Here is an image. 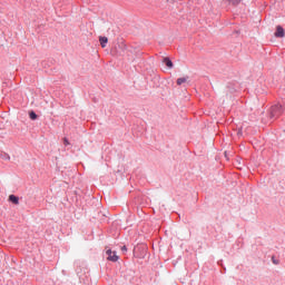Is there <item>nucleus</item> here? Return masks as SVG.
I'll list each match as a JSON object with an SVG mask.
<instances>
[{
    "instance_id": "6",
    "label": "nucleus",
    "mask_w": 285,
    "mask_h": 285,
    "mask_svg": "<svg viewBox=\"0 0 285 285\" xmlns=\"http://www.w3.org/2000/svg\"><path fill=\"white\" fill-rule=\"evenodd\" d=\"M163 62L167 66V68H173V60L170 58H164Z\"/></svg>"
},
{
    "instance_id": "4",
    "label": "nucleus",
    "mask_w": 285,
    "mask_h": 285,
    "mask_svg": "<svg viewBox=\"0 0 285 285\" xmlns=\"http://www.w3.org/2000/svg\"><path fill=\"white\" fill-rule=\"evenodd\" d=\"M101 48H106V45L108 43V37H100L99 38Z\"/></svg>"
},
{
    "instance_id": "10",
    "label": "nucleus",
    "mask_w": 285,
    "mask_h": 285,
    "mask_svg": "<svg viewBox=\"0 0 285 285\" xmlns=\"http://www.w3.org/2000/svg\"><path fill=\"white\" fill-rule=\"evenodd\" d=\"M239 1H242V0H230V2H232L234 6H237V3H239Z\"/></svg>"
},
{
    "instance_id": "2",
    "label": "nucleus",
    "mask_w": 285,
    "mask_h": 285,
    "mask_svg": "<svg viewBox=\"0 0 285 285\" xmlns=\"http://www.w3.org/2000/svg\"><path fill=\"white\" fill-rule=\"evenodd\" d=\"M106 253L108 255L107 259L109 262H118L119 261V256H117V252H111L110 249H107Z\"/></svg>"
},
{
    "instance_id": "11",
    "label": "nucleus",
    "mask_w": 285,
    "mask_h": 285,
    "mask_svg": "<svg viewBox=\"0 0 285 285\" xmlns=\"http://www.w3.org/2000/svg\"><path fill=\"white\" fill-rule=\"evenodd\" d=\"M272 262H273V264H275V265L279 264V261L275 259V257H272Z\"/></svg>"
},
{
    "instance_id": "8",
    "label": "nucleus",
    "mask_w": 285,
    "mask_h": 285,
    "mask_svg": "<svg viewBox=\"0 0 285 285\" xmlns=\"http://www.w3.org/2000/svg\"><path fill=\"white\" fill-rule=\"evenodd\" d=\"M29 117L35 121V119H37V114L35 111H30Z\"/></svg>"
},
{
    "instance_id": "7",
    "label": "nucleus",
    "mask_w": 285,
    "mask_h": 285,
    "mask_svg": "<svg viewBox=\"0 0 285 285\" xmlns=\"http://www.w3.org/2000/svg\"><path fill=\"white\" fill-rule=\"evenodd\" d=\"M188 81V77H183L177 79V86H181V83H186Z\"/></svg>"
},
{
    "instance_id": "5",
    "label": "nucleus",
    "mask_w": 285,
    "mask_h": 285,
    "mask_svg": "<svg viewBox=\"0 0 285 285\" xmlns=\"http://www.w3.org/2000/svg\"><path fill=\"white\" fill-rule=\"evenodd\" d=\"M9 202H11V204H19V197L14 196V195H10L9 196Z\"/></svg>"
},
{
    "instance_id": "1",
    "label": "nucleus",
    "mask_w": 285,
    "mask_h": 285,
    "mask_svg": "<svg viewBox=\"0 0 285 285\" xmlns=\"http://www.w3.org/2000/svg\"><path fill=\"white\" fill-rule=\"evenodd\" d=\"M282 115V105H276L272 107L271 118L279 117Z\"/></svg>"
},
{
    "instance_id": "12",
    "label": "nucleus",
    "mask_w": 285,
    "mask_h": 285,
    "mask_svg": "<svg viewBox=\"0 0 285 285\" xmlns=\"http://www.w3.org/2000/svg\"><path fill=\"white\" fill-rule=\"evenodd\" d=\"M121 250H122L124 253H126V252L128 250V248H127L126 246H122V247H121Z\"/></svg>"
},
{
    "instance_id": "9",
    "label": "nucleus",
    "mask_w": 285,
    "mask_h": 285,
    "mask_svg": "<svg viewBox=\"0 0 285 285\" xmlns=\"http://www.w3.org/2000/svg\"><path fill=\"white\" fill-rule=\"evenodd\" d=\"M63 144H65L66 146H70V141H68V138H63Z\"/></svg>"
},
{
    "instance_id": "3",
    "label": "nucleus",
    "mask_w": 285,
    "mask_h": 285,
    "mask_svg": "<svg viewBox=\"0 0 285 285\" xmlns=\"http://www.w3.org/2000/svg\"><path fill=\"white\" fill-rule=\"evenodd\" d=\"M274 37H277L278 39H284L285 31H284V28L282 26L276 27V31L274 33Z\"/></svg>"
}]
</instances>
